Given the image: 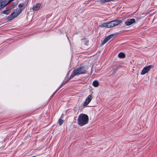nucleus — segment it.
Masks as SVG:
<instances>
[{
	"label": "nucleus",
	"instance_id": "obj_6",
	"mask_svg": "<svg viewBox=\"0 0 157 157\" xmlns=\"http://www.w3.org/2000/svg\"><path fill=\"white\" fill-rule=\"evenodd\" d=\"M152 67V66L151 65H148L146 67H144L141 72V75H144L148 72Z\"/></svg>",
	"mask_w": 157,
	"mask_h": 157
},
{
	"label": "nucleus",
	"instance_id": "obj_10",
	"mask_svg": "<svg viewBox=\"0 0 157 157\" xmlns=\"http://www.w3.org/2000/svg\"><path fill=\"white\" fill-rule=\"evenodd\" d=\"M109 28H112L114 27L113 21H111L108 22Z\"/></svg>",
	"mask_w": 157,
	"mask_h": 157
},
{
	"label": "nucleus",
	"instance_id": "obj_7",
	"mask_svg": "<svg viewBox=\"0 0 157 157\" xmlns=\"http://www.w3.org/2000/svg\"><path fill=\"white\" fill-rule=\"evenodd\" d=\"M113 21L114 26L118 25L119 24L121 23L122 22V21L121 20H113Z\"/></svg>",
	"mask_w": 157,
	"mask_h": 157
},
{
	"label": "nucleus",
	"instance_id": "obj_4",
	"mask_svg": "<svg viewBox=\"0 0 157 157\" xmlns=\"http://www.w3.org/2000/svg\"><path fill=\"white\" fill-rule=\"evenodd\" d=\"M92 97L93 95L92 94H90L88 96L83 103V106H86L89 104L92 100Z\"/></svg>",
	"mask_w": 157,
	"mask_h": 157
},
{
	"label": "nucleus",
	"instance_id": "obj_16",
	"mask_svg": "<svg viewBox=\"0 0 157 157\" xmlns=\"http://www.w3.org/2000/svg\"><path fill=\"white\" fill-rule=\"evenodd\" d=\"M59 124L61 126L63 123V121L61 118H60L58 121Z\"/></svg>",
	"mask_w": 157,
	"mask_h": 157
},
{
	"label": "nucleus",
	"instance_id": "obj_9",
	"mask_svg": "<svg viewBox=\"0 0 157 157\" xmlns=\"http://www.w3.org/2000/svg\"><path fill=\"white\" fill-rule=\"evenodd\" d=\"M108 22L104 23L100 25L99 27L101 28L105 27L106 28H109Z\"/></svg>",
	"mask_w": 157,
	"mask_h": 157
},
{
	"label": "nucleus",
	"instance_id": "obj_15",
	"mask_svg": "<svg viewBox=\"0 0 157 157\" xmlns=\"http://www.w3.org/2000/svg\"><path fill=\"white\" fill-rule=\"evenodd\" d=\"M25 6V4L23 3H20L18 5V7L20 8V9H22L23 8V9H24L25 7H24Z\"/></svg>",
	"mask_w": 157,
	"mask_h": 157
},
{
	"label": "nucleus",
	"instance_id": "obj_1",
	"mask_svg": "<svg viewBox=\"0 0 157 157\" xmlns=\"http://www.w3.org/2000/svg\"><path fill=\"white\" fill-rule=\"evenodd\" d=\"M89 121L88 116L84 114L81 113L80 114L78 119V124L82 126L88 123Z\"/></svg>",
	"mask_w": 157,
	"mask_h": 157
},
{
	"label": "nucleus",
	"instance_id": "obj_17",
	"mask_svg": "<svg viewBox=\"0 0 157 157\" xmlns=\"http://www.w3.org/2000/svg\"><path fill=\"white\" fill-rule=\"evenodd\" d=\"M111 35H110L107 36L105 38V39L106 40L107 42L109 41L111 38Z\"/></svg>",
	"mask_w": 157,
	"mask_h": 157
},
{
	"label": "nucleus",
	"instance_id": "obj_5",
	"mask_svg": "<svg viewBox=\"0 0 157 157\" xmlns=\"http://www.w3.org/2000/svg\"><path fill=\"white\" fill-rule=\"evenodd\" d=\"M136 22V20L134 18L127 20L125 22L126 26H129Z\"/></svg>",
	"mask_w": 157,
	"mask_h": 157
},
{
	"label": "nucleus",
	"instance_id": "obj_3",
	"mask_svg": "<svg viewBox=\"0 0 157 157\" xmlns=\"http://www.w3.org/2000/svg\"><path fill=\"white\" fill-rule=\"evenodd\" d=\"M23 10V8L22 9H20L16 11V12H13L8 17L7 19L9 21H10L19 15Z\"/></svg>",
	"mask_w": 157,
	"mask_h": 157
},
{
	"label": "nucleus",
	"instance_id": "obj_18",
	"mask_svg": "<svg viewBox=\"0 0 157 157\" xmlns=\"http://www.w3.org/2000/svg\"><path fill=\"white\" fill-rule=\"evenodd\" d=\"M111 35H110L107 36L105 38V39L106 40L107 42L109 41L111 38Z\"/></svg>",
	"mask_w": 157,
	"mask_h": 157
},
{
	"label": "nucleus",
	"instance_id": "obj_19",
	"mask_svg": "<svg viewBox=\"0 0 157 157\" xmlns=\"http://www.w3.org/2000/svg\"><path fill=\"white\" fill-rule=\"evenodd\" d=\"M107 41L105 39L104 40L102 41V42L101 43V45L102 46L104 44H105V43L107 42Z\"/></svg>",
	"mask_w": 157,
	"mask_h": 157
},
{
	"label": "nucleus",
	"instance_id": "obj_14",
	"mask_svg": "<svg viewBox=\"0 0 157 157\" xmlns=\"http://www.w3.org/2000/svg\"><path fill=\"white\" fill-rule=\"evenodd\" d=\"M11 9L5 10L3 11V13L7 15L10 12V10Z\"/></svg>",
	"mask_w": 157,
	"mask_h": 157
},
{
	"label": "nucleus",
	"instance_id": "obj_2",
	"mask_svg": "<svg viewBox=\"0 0 157 157\" xmlns=\"http://www.w3.org/2000/svg\"><path fill=\"white\" fill-rule=\"evenodd\" d=\"M86 71L84 67L80 66L76 67L74 70L73 73L71 75L68 81L71 78L74 77L75 76L84 74Z\"/></svg>",
	"mask_w": 157,
	"mask_h": 157
},
{
	"label": "nucleus",
	"instance_id": "obj_12",
	"mask_svg": "<svg viewBox=\"0 0 157 157\" xmlns=\"http://www.w3.org/2000/svg\"><path fill=\"white\" fill-rule=\"evenodd\" d=\"M93 85L95 87L98 86L99 85L98 81L97 80L94 81L93 82Z\"/></svg>",
	"mask_w": 157,
	"mask_h": 157
},
{
	"label": "nucleus",
	"instance_id": "obj_13",
	"mask_svg": "<svg viewBox=\"0 0 157 157\" xmlns=\"http://www.w3.org/2000/svg\"><path fill=\"white\" fill-rule=\"evenodd\" d=\"M82 42L85 45H87L88 44L89 41L88 40L84 39H82Z\"/></svg>",
	"mask_w": 157,
	"mask_h": 157
},
{
	"label": "nucleus",
	"instance_id": "obj_8",
	"mask_svg": "<svg viewBox=\"0 0 157 157\" xmlns=\"http://www.w3.org/2000/svg\"><path fill=\"white\" fill-rule=\"evenodd\" d=\"M41 6V4L39 3H37L36 4L35 6H34L33 8V10L36 11L38 10Z\"/></svg>",
	"mask_w": 157,
	"mask_h": 157
},
{
	"label": "nucleus",
	"instance_id": "obj_11",
	"mask_svg": "<svg viewBox=\"0 0 157 157\" xmlns=\"http://www.w3.org/2000/svg\"><path fill=\"white\" fill-rule=\"evenodd\" d=\"M118 56L120 58H123L125 57V55L124 53L123 52H120L118 54Z\"/></svg>",
	"mask_w": 157,
	"mask_h": 157
}]
</instances>
